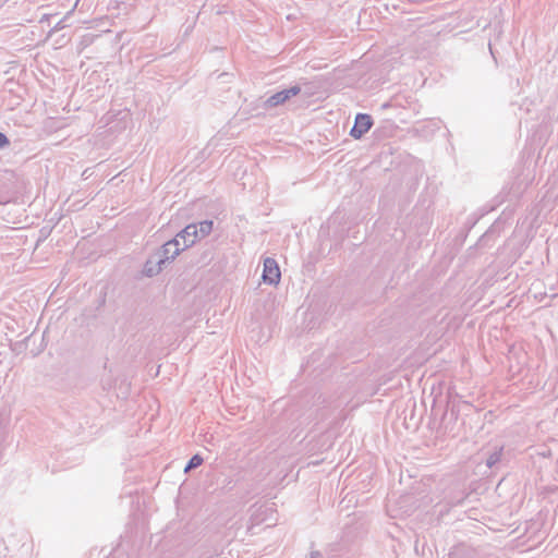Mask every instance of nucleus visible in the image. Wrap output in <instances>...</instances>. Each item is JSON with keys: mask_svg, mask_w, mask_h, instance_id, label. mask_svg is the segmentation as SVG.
<instances>
[{"mask_svg": "<svg viewBox=\"0 0 558 558\" xmlns=\"http://www.w3.org/2000/svg\"><path fill=\"white\" fill-rule=\"evenodd\" d=\"M373 122L368 114H357L355 123L351 129V135L354 138H361L372 126Z\"/></svg>", "mask_w": 558, "mask_h": 558, "instance_id": "nucleus-3", "label": "nucleus"}, {"mask_svg": "<svg viewBox=\"0 0 558 558\" xmlns=\"http://www.w3.org/2000/svg\"><path fill=\"white\" fill-rule=\"evenodd\" d=\"M213 229L211 221H203L197 227L196 225L187 226L180 234L183 242V250L193 245L197 240L207 235Z\"/></svg>", "mask_w": 558, "mask_h": 558, "instance_id": "nucleus-1", "label": "nucleus"}, {"mask_svg": "<svg viewBox=\"0 0 558 558\" xmlns=\"http://www.w3.org/2000/svg\"><path fill=\"white\" fill-rule=\"evenodd\" d=\"M300 93V87L294 86L286 90H281L271 97L268 98L267 104L270 107H276L278 105L283 104L286 100L291 98L292 96H296Z\"/></svg>", "mask_w": 558, "mask_h": 558, "instance_id": "nucleus-4", "label": "nucleus"}, {"mask_svg": "<svg viewBox=\"0 0 558 558\" xmlns=\"http://www.w3.org/2000/svg\"><path fill=\"white\" fill-rule=\"evenodd\" d=\"M280 269L277 262L272 258L264 260L263 280L269 284H277L280 280Z\"/></svg>", "mask_w": 558, "mask_h": 558, "instance_id": "nucleus-2", "label": "nucleus"}, {"mask_svg": "<svg viewBox=\"0 0 558 558\" xmlns=\"http://www.w3.org/2000/svg\"><path fill=\"white\" fill-rule=\"evenodd\" d=\"M9 144L8 137L0 132V147H3Z\"/></svg>", "mask_w": 558, "mask_h": 558, "instance_id": "nucleus-6", "label": "nucleus"}, {"mask_svg": "<svg viewBox=\"0 0 558 558\" xmlns=\"http://www.w3.org/2000/svg\"><path fill=\"white\" fill-rule=\"evenodd\" d=\"M203 463V458L198 454H195L191 458L187 465L185 466V472H187L191 469L197 468Z\"/></svg>", "mask_w": 558, "mask_h": 558, "instance_id": "nucleus-5", "label": "nucleus"}]
</instances>
